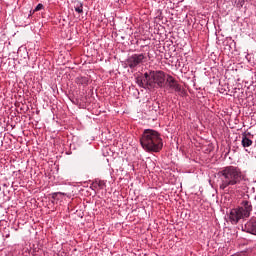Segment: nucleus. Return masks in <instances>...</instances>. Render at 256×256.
I'll list each match as a JSON object with an SVG mask.
<instances>
[{"label":"nucleus","instance_id":"f03ea898","mask_svg":"<svg viewBox=\"0 0 256 256\" xmlns=\"http://www.w3.org/2000/svg\"><path fill=\"white\" fill-rule=\"evenodd\" d=\"M140 145L148 153H159L163 149V139L156 130L145 129L140 138Z\"/></svg>","mask_w":256,"mask_h":256},{"label":"nucleus","instance_id":"9d476101","mask_svg":"<svg viewBox=\"0 0 256 256\" xmlns=\"http://www.w3.org/2000/svg\"><path fill=\"white\" fill-rule=\"evenodd\" d=\"M136 83L139 85L142 89H151L149 85H147V82L142 77L136 78Z\"/></svg>","mask_w":256,"mask_h":256},{"label":"nucleus","instance_id":"a211bd4d","mask_svg":"<svg viewBox=\"0 0 256 256\" xmlns=\"http://www.w3.org/2000/svg\"><path fill=\"white\" fill-rule=\"evenodd\" d=\"M236 237H238V234H237V232H236Z\"/></svg>","mask_w":256,"mask_h":256},{"label":"nucleus","instance_id":"dca6fc26","mask_svg":"<svg viewBox=\"0 0 256 256\" xmlns=\"http://www.w3.org/2000/svg\"><path fill=\"white\" fill-rule=\"evenodd\" d=\"M235 3L240 5V7H243V0H235Z\"/></svg>","mask_w":256,"mask_h":256},{"label":"nucleus","instance_id":"f257e3e1","mask_svg":"<svg viewBox=\"0 0 256 256\" xmlns=\"http://www.w3.org/2000/svg\"><path fill=\"white\" fill-rule=\"evenodd\" d=\"M220 179L219 189L224 193H231V187L240 185L245 180L241 169L237 166H226L218 172Z\"/></svg>","mask_w":256,"mask_h":256},{"label":"nucleus","instance_id":"ddd939ff","mask_svg":"<svg viewBox=\"0 0 256 256\" xmlns=\"http://www.w3.org/2000/svg\"><path fill=\"white\" fill-rule=\"evenodd\" d=\"M94 185H97L99 189H105V181L103 180H95Z\"/></svg>","mask_w":256,"mask_h":256},{"label":"nucleus","instance_id":"0eeeda50","mask_svg":"<svg viewBox=\"0 0 256 256\" xmlns=\"http://www.w3.org/2000/svg\"><path fill=\"white\" fill-rule=\"evenodd\" d=\"M253 137H255L251 132L242 133V147H251L253 145Z\"/></svg>","mask_w":256,"mask_h":256},{"label":"nucleus","instance_id":"7ed1b4c3","mask_svg":"<svg viewBox=\"0 0 256 256\" xmlns=\"http://www.w3.org/2000/svg\"><path fill=\"white\" fill-rule=\"evenodd\" d=\"M253 211V205L248 200H243L238 208H234L230 211L229 219L232 225H237L241 219H247L251 216Z\"/></svg>","mask_w":256,"mask_h":256},{"label":"nucleus","instance_id":"423d86ee","mask_svg":"<svg viewBox=\"0 0 256 256\" xmlns=\"http://www.w3.org/2000/svg\"><path fill=\"white\" fill-rule=\"evenodd\" d=\"M166 85L170 91H175L176 93H183V88L181 84L171 75L166 78Z\"/></svg>","mask_w":256,"mask_h":256},{"label":"nucleus","instance_id":"4468645a","mask_svg":"<svg viewBox=\"0 0 256 256\" xmlns=\"http://www.w3.org/2000/svg\"><path fill=\"white\" fill-rule=\"evenodd\" d=\"M59 195H67V194H65L63 192H54V193H52V199H59L58 198Z\"/></svg>","mask_w":256,"mask_h":256},{"label":"nucleus","instance_id":"f8f14e48","mask_svg":"<svg viewBox=\"0 0 256 256\" xmlns=\"http://www.w3.org/2000/svg\"><path fill=\"white\" fill-rule=\"evenodd\" d=\"M151 71L144 73V77H142V79L144 80L145 83H149V81H151Z\"/></svg>","mask_w":256,"mask_h":256},{"label":"nucleus","instance_id":"2eb2a0df","mask_svg":"<svg viewBox=\"0 0 256 256\" xmlns=\"http://www.w3.org/2000/svg\"><path fill=\"white\" fill-rule=\"evenodd\" d=\"M41 9H45V6H43V4H41V3H39L36 7H35V9H34V11H41Z\"/></svg>","mask_w":256,"mask_h":256},{"label":"nucleus","instance_id":"6ab92c4d","mask_svg":"<svg viewBox=\"0 0 256 256\" xmlns=\"http://www.w3.org/2000/svg\"><path fill=\"white\" fill-rule=\"evenodd\" d=\"M0 193H1V186H0Z\"/></svg>","mask_w":256,"mask_h":256},{"label":"nucleus","instance_id":"f3484780","mask_svg":"<svg viewBox=\"0 0 256 256\" xmlns=\"http://www.w3.org/2000/svg\"><path fill=\"white\" fill-rule=\"evenodd\" d=\"M34 13H37V12L35 10H30L28 17H32Z\"/></svg>","mask_w":256,"mask_h":256},{"label":"nucleus","instance_id":"6e6552de","mask_svg":"<svg viewBox=\"0 0 256 256\" xmlns=\"http://www.w3.org/2000/svg\"><path fill=\"white\" fill-rule=\"evenodd\" d=\"M242 231L250 233V235H256V221L250 220L244 226H242Z\"/></svg>","mask_w":256,"mask_h":256},{"label":"nucleus","instance_id":"1a4fd4ad","mask_svg":"<svg viewBox=\"0 0 256 256\" xmlns=\"http://www.w3.org/2000/svg\"><path fill=\"white\" fill-rule=\"evenodd\" d=\"M75 83L77 85H82L83 87H87L89 85V77L86 76H78L75 79Z\"/></svg>","mask_w":256,"mask_h":256},{"label":"nucleus","instance_id":"20e7f679","mask_svg":"<svg viewBox=\"0 0 256 256\" xmlns=\"http://www.w3.org/2000/svg\"><path fill=\"white\" fill-rule=\"evenodd\" d=\"M151 75V81L148 82V86L150 89H155L157 87H159L160 89H162V87H165V72L161 71V70H154L151 71L150 73Z\"/></svg>","mask_w":256,"mask_h":256},{"label":"nucleus","instance_id":"39448f33","mask_svg":"<svg viewBox=\"0 0 256 256\" xmlns=\"http://www.w3.org/2000/svg\"><path fill=\"white\" fill-rule=\"evenodd\" d=\"M146 59L147 56H145L144 53L132 54L124 61V67H129V69H137V67H141V65L145 63Z\"/></svg>","mask_w":256,"mask_h":256},{"label":"nucleus","instance_id":"9b49d317","mask_svg":"<svg viewBox=\"0 0 256 256\" xmlns=\"http://www.w3.org/2000/svg\"><path fill=\"white\" fill-rule=\"evenodd\" d=\"M74 11H76V13H78L79 15H81V13H83V3L77 1L74 3Z\"/></svg>","mask_w":256,"mask_h":256}]
</instances>
